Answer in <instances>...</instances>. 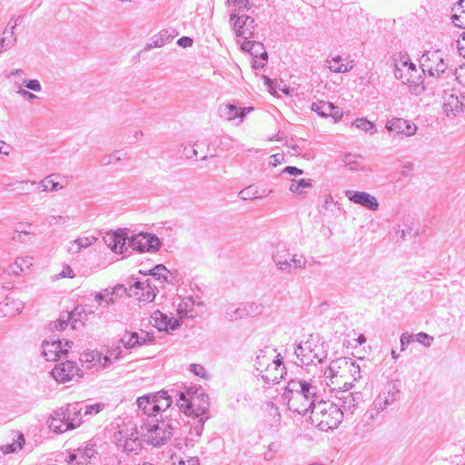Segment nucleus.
<instances>
[{"label": "nucleus", "instance_id": "nucleus-1", "mask_svg": "<svg viewBox=\"0 0 465 465\" xmlns=\"http://www.w3.org/2000/svg\"><path fill=\"white\" fill-rule=\"evenodd\" d=\"M282 401L291 411L306 415L322 399L319 387L305 380H291L282 395Z\"/></svg>", "mask_w": 465, "mask_h": 465}, {"label": "nucleus", "instance_id": "nucleus-2", "mask_svg": "<svg viewBox=\"0 0 465 465\" xmlns=\"http://www.w3.org/2000/svg\"><path fill=\"white\" fill-rule=\"evenodd\" d=\"M312 423L322 431L336 429L343 420V412L334 401H325L321 399L311 410Z\"/></svg>", "mask_w": 465, "mask_h": 465}, {"label": "nucleus", "instance_id": "nucleus-3", "mask_svg": "<svg viewBox=\"0 0 465 465\" xmlns=\"http://www.w3.org/2000/svg\"><path fill=\"white\" fill-rule=\"evenodd\" d=\"M420 66L423 74H427L429 76L443 79L455 76L454 70L449 68L440 50L424 52L420 59Z\"/></svg>", "mask_w": 465, "mask_h": 465}, {"label": "nucleus", "instance_id": "nucleus-4", "mask_svg": "<svg viewBox=\"0 0 465 465\" xmlns=\"http://www.w3.org/2000/svg\"><path fill=\"white\" fill-rule=\"evenodd\" d=\"M175 428L171 420L158 419L146 420L142 425V430L147 432L148 442L154 447L165 444L173 435Z\"/></svg>", "mask_w": 465, "mask_h": 465}, {"label": "nucleus", "instance_id": "nucleus-5", "mask_svg": "<svg viewBox=\"0 0 465 465\" xmlns=\"http://www.w3.org/2000/svg\"><path fill=\"white\" fill-rule=\"evenodd\" d=\"M394 75L403 84H408L409 90L412 94L420 95L425 90L423 82V73L420 72L415 64L410 60L401 63V66H396Z\"/></svg>", "mask_w": 465, "mask_h": 465}, {"label": "nucleus", "instance_id": "nucleus-6", "mask_svg": "<svg viewBox=\"0 0 465 465\" xmlns=\"http://www.w3.org/2000/svg\"><path fill=\"white\" fill-rule=\"evenodd\" d=\"M351 387V382L344 381L343 390L340 391L338 395L335 396V404L339 407L340 411L343 412V418L346 415H352L360 402L363 401V395L361 392L350 391Z\"/></svg>", "mask_w": 465, "mask_h": 465}, {"label": "nucleus", "instance_id": "nucleus-7", "mask_svg": "<svg viewBox=\"0 0 465 465\" xmlns=\"http://www.w3.org/2000/svg\"><path fill=\"white\" fill-rule=\"evenodd\" d=\"M401 399V388L398 381H388L380 393L376 396L372 402V408L376 413H380L387 410L394 402Z\"/></svg>", "mask_w": 465, "mask_h": 465}, {"label": "nucleus", "instance_id": "nucleus-8", "mask_svg": "<svg viewBox=\"0 0 465 465\" xmlns=\"http://www.w3.org/2000/svg\"><path fill=\"white\" fill-rule=\"evenodd\" d=\"M129 246L139 252H156L162 246L161 240L153 233L139 232L127 239Z\"/></svg>", "mask_w": 465, "mask_h": 465}, {"label": "nucleus", "instance_id": "nucleus-9", "mask_svg": "<svg viewBox=\"0 0 465 465\" xmlns=\"http://www.w3.org/2000/svg\"><path fill=\"white\" fill-rule=\"evenodd\" d=\"M262 311V304L254 302H242L239 304V306L230 304L226 309L225 317L230 321H237L246 317H254L260 315Z\"/></svg>", "mask_w": 465, "mask_h": 465}, {"label": "nucleus", "instance_id": "nucleus-10", "mask_svg": "<svg viewBox=\"0 0 465 465\" xmlns=\"http://www.w3.org/2000/svg\"><path fill=\"white\" fill-rule=\"evenodd\" d=\"M54 379L59 382L64 383L70 381H78L83 377V372L73 361H65L56 364L52 371Z\"/></svg>", "mask_w": 465, "mask_h": 465}, {"label": "nucleus", "instance_id": "nucleus-11", "mask_svg": "<svg viewBox=\"0 0 465 465\" xmlns=\"http://www.w3.org/2000/svg\"><path fill=\"white\" fill-rule=\"evenodd\" d=\"M209 408V397L205 393L194 396L193 399L191 400V403H180V411H183L185 415L193 418H210L208 413Z\"/></svg>", "mask_w": 465, "mask_h": 465}, {"label": "nucleus", "instance_id": "nucleus-12", "mask_svg": "<svg viewBox=\"0 0 465 465\" xmlns=\"http://www.w3.org/2000/svg\"><path fill=\"white\" fill-rule=\"evenodd\" d=\"M156 291L157 287L149 279L134 280L128 288V296L136 297L140 302H151L155 298Z\"/></svg>", "mask_w": 465, "mask_h": 465}, {"label": "nucleus", "instance_id": "nucleus-13", "mask_svg": "<svg viewBox=\"0 0 465 465\" xmlns=\"http://www.w3.org/2000/svg\"><path fill=\"white\" fill-rule=\"evenodd\" d=\"M286 368L283 364L282 359L278 358L273 360L272 362L259 374L266 383H279L282 379L286 375Z\"/></svg>", "mask_w": 465, "mask_h": 465}, {"label": "nucleus", "instance_id": "nucleus-14", "mask_svg": "<svg viewBox=\"0 0 465 465\" xmlns=\"http://www.w3.org/2000/svg\"><path fill=\"white\" fill-rule=\"evenodd\" d=\"M152 322L160 331H175L181 326V320L169 317L160 311H155L151 316Z\"/></svg>", "mask_w": 465, "mask_h": 465}, {"label": "nucleus", "instance_id": "nucleus-15", "mask_svg": "<svg viewBox=\"0 0 465 465\" xmlns=\"http://www.w3.org/2000/svg\"><path fill=\"white\" fill-rule=\"evenodd\" d=\"M345 195L352 203L360 204L371 211H376L379 208V203L376 197L366 192L348 190L345 192Z\"/></svg>", "mask_w": 465, "mask_h": 465}, {"label": "nucleus", "instance_id": "nucleus-16", "mask_svg": "<svg viewBox=\"0 0 465 465\" xmlns=\"http://www.w3.org/2000/svg\"><path fill=\"white\" fill-rule=\"evenodd\" d=\"M312 110L322 117H331L334 122L340 121L343 115L342 111L331 102H313L312 104Z\"/></svg>", "mask_w": 465, "mask_h": 465}, {"label": "nucleus", "instance_id": "nucleus-17", "mask_svg": "<svg viewBox=\"0 0 465 465\" xmlns=\"http://www.w3.org/2000/svg\"><path fill=\"white\" fill-rule=\"evenodd\" d=\"M42 349V355L46 361H57L68 354V349L62 346L60 340L52 341H44Z\"/></svg>", "mask_w": 465, "mask_h": 465}, {"label": "nucleus", "instance_id": "nucleus-18", "mask_svg": "<svg viewBox=\"0 0 465 465\" xmlns=\"http://www.w3.org/2000/svg\"><path fill=\"white\" fill-rule=\"evenodd\" d=\"M127 233L124 230L106 232L104 236V243L114 252L123 253L125 249Z\"/></svg>", "mask_w": 465, "mask_h": 465}, {"label": "nucleus", "instance_id": "nucleus-19", "mask_svg": "<svg viewBox=\"0 0 465 465\" xmlns=\"http://www.w3.org/2000/svg\"><path fill=\"white\" fill-rule=\"evenodd\" d=\"M386 129L391 133L401 134L406 136L413 135L417 131V126L411 122L403 118H393L387 121Z\"/></svg>", "mask_w": 465, "mask_h": 465}, {"label": "nucleus", "instance_id": "nucleus-20", "mask_svg": "<svg viewBox=\"0 0 465 465\" xmlns=\"http://www.w3.org/2000/svg\"><path fill=\"white\" fill-rule=\"evenodd\" d=\"M153 340V336L144 331H142L141 333L126 331L120 339V342L125 349H133L137 346H142L147 341H152Z\"/></svg>", "mask_w": 465, "mask_h": 465}, {"label": "nucleus", "instance_id": "nucleus-21", "mask_svg": "<svg viewBox=\"0 0 465 465\" xmlns=\"http://www.w3.org/2000/svg\"><path fill=\"white\" fill-rule=\"evenodd\" d=\"M154 398L153 394H145L136 400L138 409L148 417L147 420L157 419L156 416L159 414V404L156 403Z\"/></svg>", "mask_w": 465, "mask_h": 465}, {"label": "nucleus", "instance_id": "nucleus-22", "mask_svg": "<svg viewBox=\"0 0 465 465\" xmlns=\"http://www.w3.org/2000/svg\"><path fill=\"white\" fill-rule=\"evenodd\" d=\"M252 107H239L233 104H227L220 108V115L227 121H233L239 119L242 122L246 114L252 111Z\"/></svg>", "mask_w": 465, "mask_h": 465}, {"label": "nucleus", "instance_id": "nucleus-23", "mask_svg": "<svg viewBox=\"0 0 465 465\" xmlns=\"http://www.w3.org/2000/svg\"><path fill=\"white\" fill-rule=\"evenodd\" d=\"M70 420L67 419V411L65 407H62L54 411L49 419V427L55 433H64L71 429H64Z\"/></svg>", "mask_w": 465, "mask_h": 465}, {"label": "nucleus", "instance_id": "nucleus-24", "mask_svg": "<svg viewBox=\"0 0 465 465\" xmlns=\"http://www.w3.org/2000/svg\"><path fill=\"white\" fill-rule=\"evenodd\" d=\"M348 359L341 357L331 361L328 369L325 371V377L330 379L331 384H334L333 379L342 378L347 371Z\"/></svg>", "mask_w": 465, "mask_h": 465}, {"label": "nucleus", "instance_id": "nucleus-25", "mask_svg": "<svg viewBox=\"0 0 465 465\" xmlns=\"http://www.w3.org/2000/svg\"><path fill=\"white\" fill-rule=\"evenodd\" d=\"M443 102V110L448 116H456L462 112L463 103L460 100L458 94L451 90L450 93L445 92Z\"/></svg>", "mask_w": 465, "mask_h": 465}, {"label": "nucleus", "instance_id": "nucleus-26", "mask_svg": "<svg viewBox=\"0 0 465 465\" xmlns=\"http://www.w3.org/2000/svg\"><path fill=\"white\" fill-rule=\"evenodd\" d=\"M275 350H272L270 348H265L262 350H259L257 355L254 360V367L259 374L267 368L273 360H276L280 357V354L274 355Z\"/></svg>", "mask_w": 465, "mask_h": 465}, {"label": "nucleus", "instance_id": "nucleus-27", "mask_svg": "<svg viewBox=\"0 0 465 465\" xmlns=\"http://www.w3.org/2000/svg\"><path fill=\"white\" fill-rule=\"evenodd\" d=\"M67 411V419L70 420V423L65 426L64 429L74 430L78 427L82 423L83 418V404L80 402H74L71 404H67L65 406Z\"/></svg>", "mask_w": 465, "mask_h": 465}, {"label": "nucleus", "instance_id": "nucleus-28", "mask_svg": "<svg viewBox=\"0 0 465 465\" xmlns=\"http://www.w3.org/2000/svg\"><path fill=\"white\" fill-rule=\"evenodd\" d=\"M314 348L311 341H306L303 343H299L294 348V353L300 360L301 364L310 365L313 363V352Z\"/></svg>", "mask_w": 465, "mask_h": 465}, {"label": "nucleus", "instance_id": "nucleus-29", "mask_svg": "<svg viewBox=\"0 0 465 465\" xmlns=\"http://www.w3.org/2000/svg\"><path fill=\"white\" fill-rule=\"evenodd\" d=\"M176 35L177 33L173 29L162 30L151 38L150 42L146 45L145 49L150 50L152 48L162 47L165 44L171 42Z\"/></svg>", "mask_w": 465, "mask_h": 465}, {"label": "nucleus", "instance_id": "nucleus-30", "mask_svg": "<svg viewBox=\"0 0 465 465\" xmlns=\"http://www.w3.org/2000/svg\"><path fill=\"white\" fill-rule=\"evenodd\" d=\"M24 306L25 305L22 301L7 296L0 302V312L5 316L19 314L23 311Z\"/></svg>", "mask_w": 465, "mask_h": 465}, {"label": "nucleus", "instance_id": "nucleus-31", "mask_svg": "<svg viewBox=\"0 0 465 465\" xmlns=\"http://www.w3.org/2000/svg\"><path fill=\"white\" fill-rule=\"evenodd\" d=\"M171 393L174 394V397L177 398V405L180 408V403H191V400L193 399L194 396H199V394L203 393L198 388L194 386L184 387V391H178L176 389H172Z\"/></svg>", "mask_w": 465, "mask_h": 465}, {"label": "nucleus", "instance_id": "nucleus-32", "mask_svg": "<svg viewBox=\"0 0 465 465\" xmlns=\"http://www.w3.org/2000/svg\"><path fill=\"white\" fill-rule=\"evenodd\" d=\"M78 309L79 308H76L75 311L72 312H65L64 315H62L51 325H54V329L57 331H63L68 326V323L70 322L72 329H76L77 319L75 318V316L77 314H81V312H76Z\"/></svg>", "mask_w": 465, "mask_h": 465}, {"label": "nucleus", "instance_id": "nucleus-33", "mask_svg": "<svg viewBox=\"0 0 465 465\" xmlns=\"http://www.w3.org/2000/svg\"><path fill=\"white\" fill-rule=\"evenodd\" d=\"M95 236L90 235L80 237L69 242L68 252L71 253H78L82 249H85L96 242Z\"/></svg>", "mask_w": 465, "mask_h": 465}, {"label": "nucleus", "instance_id": "nucleus-34", "mask_svg": "<svg viewBox=\"0 0 465 465\" xmlns=\"http://www.w3.org/2000/svg\"><path fill=\"white\" fill-rule=\"evenodd\" d=\"M153 397L156 403L159 404L158 407V413L160 414L161 411H166L172 404L173 401L172 398H175L174 394L171 393L169 394L168 391H160L156 393H153Z\"/></svg>", "mask_w": 465, "mask_h": 465}, {"label": "nucleus", "instance_id": "nucleus-35", "mask_svg": "<svg viewBox=\"0 0 465 465\" xmlns=\"http://www.w3.org/2000/svg\"><path fill=\"white\" fill-rule=\"evenodd\" d=\"M129 157L130 156L128 152L118 150L112 153L102 156L100 159V163L104 166H106L128 159Z\"/></svg>", "mask_w": 465, "mask_h": 465}, {"label": "nucleus", "instance_id": "nucleus-36", "mask_svg": "<svg viewBox=\"0 0 465 465\" xmlns=\"http://www.w3.org/2000/svg\"><path fill=\"white\" fill-rule=\"evenodd\" d=\"M79 465H88L90 460L96 454L93 444H86L77 449Z\"/></svg>", "mask_w": 465, "mask_h": 465}, {"label": "nucleus", "instance_id": "nucleus-37", "mask_svg": "<svg viewBox=\"0 0 465 465\" xmlns=\"http://www.w3.org/2000/svg\"><path fill=\"white\" fill-rule=\"evenodd\" d=\"M242 20H244V15L237 16L235 14L231 15V21H234L233 26L237 35L242 37L243 39H249L252 37L253 33L252 31L246 32L242 30Z\"/></svg>", "mask_w": 465, "mask_h": 465}, {"label": "nucleus", "instance_id": "nucleus-38", "mask_svg": "<svg viewBox=\"0 0 465 465\" xmlns=\"http://www.w3.org/2000/svg\"><path fill=\"white\" fill-rule=\"evenodd\" d=\"M54 174L48 175L38 183L43 192H55L63 188V185L54 180Z\"/></svg>", "mask_w": 465, "mask_h": 465}, {"label": "nucleus", "instance_id": "nucleus-39", "mask_svg": "<svg viewBox=\"0 0 465 465\" xmlns=\"http://www.w3.org/2000/svg\"><path fill=\"white\" fill-rule=\"evenodd\" d=\"M312 186V183L311 179L292 180L290 186V191L294 193L302 194L304 193L305 189L311 188Z\"/></svg>", "mask_w": 465, "mask_h": 465}, {"label": "nucleus", "instance_id": "nucleus-40", "mask_svg": "<svg viewBox=\"0 0 465 465\" xmlns=\"http://www.w3.org/2000/svg\"><path fill=\"white\" fill-rule=\"evenodd\" d=\"M169 273L170 271L163 264H157L149 271V274L155 280L161 281V282L168 281L167 278Z\"/></svg>", "mask_w": 465, "mask_h": 465}, {"label": "nucleus", "instance_id": "nucleus-41", "mask_svg": "<svg viewBox=\"0 0 465 465\" xmlns=\"http://www.w3.org/2000/svg\"><path fill=\"white\" fill-rule=\"evenodd\" d=\"M117 427L119 428V430L114 431L113 439L116 443L117 447L121 448V446L127 440L128 430H130L128 424H124L122 428L120 427V425H117Z\"/></svg>", "mask_w": 465, "mask_h": 465}, {"label": "nucleus", "instance_id": "nucleus-42", "mask_svg": "<svg viewBox=\"0 0 465 465\" xmlns=\"http://www.w3.org/2000/svg\"><path fill=\"white\" fill-rule=\"evenodd\" d=\"M341 57L337 55L333 57L329 63V69L333 73H346L351 69V66H348L347 64H341Z\"/></svg>", "mask_w": 465, "mask_h": 465}, {"label": "nucleus", "instance_id": "nucleus-43", "mask_svg": "<svg viewBox=\"0 0 465 465\" xmlns=\"http://www.w3.org/2000/svg\"><path fill=\"white\" fill-rule=\"evenodd\" d=\"M352 124L366 133L374 134L376 132V126L372 122L368 121L365 118H358L356 119Z\"/></svg>", "mask_w": 465, "mask_h": 465}, {"label": "nucleus", "instance_id": "nucleus-44", "mask_svg": "<svg viewBox=\"0 0 465 465\" xmlns=\"http://www.w3.org/2000/svg\"><path fill=\"white\" fill-rule=\"evenodd\" d=\"M358 160H362V156L351 154V153L345 154L342 159L345 166L349 167L350 170H351V171L358 170V167H359Z\"/></svg>", "mask_w": 465, "mask_h": 465}, {"label": "nucleus", "instance_id": "nucleus-45", "mask_svg": "<svg viewBox=\"0 0 465 465\" xmlns=\"http://www.w3.org/2000/svg\"><path fill=\"white\" fill-rule=\"evenodd\" d=\"M100 360V356L98 353L93 352H87L81 355L80 361H82L83 365L86 364V368L91 369L94 366H95V361H98Z\"/></svg>", "mask_w": 465, "mask_h": 465}, {"label": "nucleus", "instance_id": "nucleus-46", "mask_svg": "<svg viewBox=\"0 0 465 465\" xmlns=\"http://www.w3.org/2000/svg\"><path fill=\"white\" fill-rule=\"evenodd\" d=\"M35 184V182L30 181H22L16 182L14 183H9L8 186H14V190L17 191L20 194L28 193L30 191V186H34Z\"/></svg>", "mask_w": 465, "mask_h": 465}, {"label": "nucleus", "instance_id": "nucleus-47", "mask_svg": "<svg viewBox=\"0 0 465 465\" xmlns=\"http://www.w3.org/2000/svg\"><path fill=\"white\" fill-rule=\"evenodd\" d=\"M353 378V381L361 379V368L353 360L348 359L347 371Z\"/></svg>", "mask_w": 465, "mask_h": 465}, {"label": "nucleus", "instance_id": "nucleus-48", "mask_svg": "<svg viewBox=\"0 0 465 465\" xmlns=\"http://www.w3.org/2000/svg\"><path fill=\"white\" fill-rule=\"evenodd\" d=\"M463 3H464V0H461L460 5H461L462 10H461L460 14L455 13L451 16L452 23L454 24V25L460 27V28H465V9H464V5H462Z\"/></svg>", "mask_w": 465, "mask_h": 465}, {"label": "nucleus", "instance_id": "nucleus-49", "mask_svg": "<svg viewBox=\"0 0 465 465\" xmlns=\"http://www.w3.org/2000/svg\"><path fill=\"white\" fill-rule=\"evenodd\" d=\"M251 55L253 58L265 57L268 58L267 52L264 45L261 42L255 41L254 45L251 51Z\"/></svg>", "mask_w": 465, "mask_h": 465}, {"label": "nucleus", "instance_id": "nucleus-50", "mask_svg": "<svg viewBox=\"0 0 465 465\" xmlns=\"http://www.w3.org/2000/svg\"><path fill=\"white\" fill-rule=\"evenodd\" d=\"M207 420H209V417L199 418V420L196 421V424L190 429V434L192 436L195 435L197 438H200L203 430L204 423Z\"/></svg>", "mask_w": 465, "mask_h": 465}, {"label": "nucleus", "instance_id": "nucleus-51", "mask_svg": "<svg viewBox=\"0 0 465 465\" xmlns=\"http://www.w3.org/2000/svg\"><path fill=\"white\" fill-rule=\"evenodd\" d=\"M238 196L242 199V200H252V199H257V198H261L262 196H258L257 195V191L254 190L252 186H248L246 188H244L243 190H242Z\"/></svg>", "mask_w": 465, "mask_h": 465}, {"label": "nucleus", "instance_id": "nucleus-52", "mask_svg": "<svg viewBox=\"0 0 465 465\" xmlns=\"http://www.w3.org/2000/svg\"><path fill=\"white\" fill-rule=\"evenodd\" d=\"M230 6L235 7L239 12L251 8L250 0H227Z\"/></svg>", "mask_w": 465, "mask_h": 465}, {"label": "nucleus", "instance_id": "nucleus-53", "mask_svg": "<svg viewBox=\"0 0 465 465\" xmlns=\"http://www.w3.org/2000/svg\"><path fill=\"white\" fill-rule=\"evenodd\" d=\"M69 215H51L48 218H46V222L50 225L54 224H65L70 221Z\"/></svg>", "mask_w": 465, "mask_h": 465}, {"label": "nucleus", "instance_id": "nucleus-54", "mask_svg": "<svg viewBox=\"0 0 465 465\" xmlns=\"http://www.w3.org/2000/svg\"><path fill=\"white\" fill-rule=\"evenodd\" d=\"M105 407L104 403H94L84 406V415H94L102 411Z\"/></svg>", "mask_w": 465, "mask_h": 465}, {"label": "nucleus", "instance_id": "nucleus-55", "mask_svg": "<svg viewBox=\"0 0 465 465\" xmlns=\"http://www.w3.org/2000/svg\"><path fill=\"white\" fill-rule=\"evenodd\" d=\"M141 442L140 441H132V440H126L121 448H123V450L128 454L135 452L140 449Z\"/></svg>", "mask_w": 465, "mask_h": 465}, {"label": "nucleus", "instance_id": "nucleus-56", "mask_svg": "<svg viewBox=\"0 0 465 465\" xmlns=\"http://www.w3.org/2000/svg\"><path fill=\"white\" fill-rule=\"evenodd\" d=\"M415 340L425 347H430L434 339L432 336L421 331L415 335Z\"/></svg>", "mask_w": 465, "mask_h": 465}, {"label": "nucleus", "instance_id": "nucleus-57", "mask_svg": "<svg viewBox=\"0 0 465 465\" xmlns=\"http://www.w3.org/2000/svg\"><path fill=\"white\" fill-rule=\"evenodd\" d=\"M30 233L31 232L28 231H23L22 223H19L16 229L15 230V232L13 233L12 240L17 242H24V236L29 235Z\"/></svg>", "mask_w": 465, "mask_h": 465}, {"label": "nucleus", "instance_id": "nucleus-58", "mask_svg": "<svg viewBox=\"0 0 465 465\" xmlns=\"http://www.w3.org/2000/svg\"><path fill=\"white\" fill-rule=\"evenodd\" d=\"M290 256L289 251L285 248L280 250L279 248L272 252V261L277 264L279 261L287 260Z\"/></svg>", "mask_w": 465, "mask_h": 465}, {"label": "nucleus", "instance_id": "nucleus-59", "mask_svg": "<svg viewBox=\"0 0 465 465\" xmlns=\"http://www.w3.org/2000/svg\"><path fill=\"white\" fill-rule=\"evenodd\" d=\"M292 269H303L306 266V260L302 255L293 254L290 259Z\"/></svg>", "mask_w": 465, "mask_h": 465}, {"label": "nucleus", "instance_id": "nucleus-60", "mask_svg": "<svg viewBox=\"0 0 465 465\" xmlns=\"http://www.w3.org/2000/svg\"><path fill=\"white\" fill-rule=\"evenodd\" d=\"M415 340V335L410 334L409 332H403L401 335V351H403L406 350V347L413 342Z\"/></svg>", "mask_w": 465, "mask_h": 465}, {"label": "nucleus", "instance_id": "nucleus-61", "mask_svg": "<svg viewBox=\"0 0 465 465\" xmlns=\"http://www.w3.org/2000/svg\"><path fill=\"white\" fill-rule=\"evenodd\" d=\"M31 257H18L15 260V266L19 268L20 271H24L25 268L29 269L32 265Z\"/></svg>", "mask_w": 465, "mask_h": 465}, {"label": "nucleus", "instance_id": "nucleus-62", "mask_svg": "<svg viewBox=\"0 0 465 465\" xmlns=\"http://www.w3.org/2000/svg\"><path fill=\"white\" fill-rule=\"evenodd\" d=\"M20 18V16H18L17 18L15 17H12L9 22L7 23L3 34L4 35H7L9 34L10 35V37L13 38L15 37L14 35H15V29L17 25V21L18 19Z\"/></svg>", "mask_w": 465, "mask_h": 465}, {"label": "nucleus", "instance_id": "nucleus-63", "mask_svg": "<svg viewBox=\"0 0 465 465\" xmlns=\"http://www.w3.org/2000/svg\"><path fill=\"white\" fill-rule=\"evenodd\" d=\"M23 85L34 92H40L42 90L41 84L36 79L24 80Z\"/></svg>", "mask_w": 465, "mask_h": 465}, {"label": "nucleus", "instance_id": "nucleus-64", "mask_svg": "<svg viewBox=\"0 0 465 465\" xmlns=\"http://www.w3.org/2000/svg\"><path fill=\"white\" fill-rule=\"evenodd\" d=\"M276 266L280 271L288 273H291L292 271V266L289 258L287 260H280L279 262H277Z\"/></svg>", "mask_w": 465, "mask_h": 465}]
</instances>
